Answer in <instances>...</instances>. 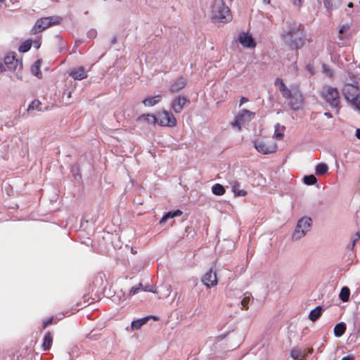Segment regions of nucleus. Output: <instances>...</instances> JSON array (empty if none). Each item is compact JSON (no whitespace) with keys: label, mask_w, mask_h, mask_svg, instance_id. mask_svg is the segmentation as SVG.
<instances>
[{"label":"nucleus","mask_w":360,"mask_h":360,"mask_svg":"<svg viewBox=\"0 0 360 360\" xmlns=\"http://www.w3.org/2000/svg\"><path fill=\"white\" fill-rule=\"evenodd\" d=\"M5 0H0V2H4Z\"/></svg>","instance_id":"52"},{"label":"nucleus","mask_w":360,"mask_h":360,"mask_svg":"<svg viewBox=\"0 0 360 360\" xmlns=\"http://www.w3.org/2000/svg\"><path fill=\"white\" fill-rule=\"evenodd\" d=\"M341 360H354V357L351 356H347L343 357Z\"/></svg>","instance_id":"45"},{"label":"nucleus","mask_w":360,"mask_h":360,"mask_svg":"<svg viewBox=\"0 0 360 360\" xmlns=\"http://www.w3.org/2000/svg\"><path fill=\"white\" fill-rule=\"evenodd\" d=\"M210 8V17L214 22L225 24L232 20L231 10L224 0H213Z\"/></svg>","instance_id":"3"},{"label":"nucleus","mask_w":360,"mask_h":360,"mask_svg":"<svg viewBox=\"0 0 360 360\" xmlns=\"http://www.w3.org/2000/svg\"><path fill=\"white\" fill-rule=\"evenodd\" d=\"M239 298H242L240 301L241 309L247 310L249 308V304L253 302V297L249 292H246L240 296Z\"/></svg>","instance_id":"18"},{"label":"nucleus","mask_w":360,"mask_h":360,"mask_svg":"<svg viewBox=\"0 0 360 360\" xmlns=\"http://www.w3.org/2000/svg\"><path fill=\"white\" fill-rule=\"evenodd\" d=\"M151 316H146L135 321H133L131 323V330H135L140 329L143 325H145Z\"/></svg>","instance_id":"19"},{"label":"nucleus","mask_w":360,"mask_h":360,"mask_svg":"<svg viewBox=\"0 0 360 360\" xmlns=\"http://www.w3.org/2000/svg\"><path fill=\"white\" fill-rule=\"evenodd\" d=\"M316 174L318 175H325L328 171V166L327 164L321 162L316 166Z\"/></svg>","instance_id":"27"},{"label":"nucleus","mask_w":360,"mask_h":360,"mask_svg":"<svg viewBox=\"0 0 360 360\" xmlns=\"http://www.w3.org/2000/svg\"><path fill=\"white\" fill-rule=\"evenodd\" d=\"M248 100L245 97H242L240 100V105H241L243 103L247 102Z\"/></svg>","instance_id":"44"},{"label":"nucleus","mask_w":360,"mask_h":360,"mask_svg":"<svg viewBox=\"0 0 360 360\" xmlns=\"http://www.w3.org/2000/svg\"><path fill=\"white\" fill-rule=\"evenodd\" d=\"M202 283L207 287V288H212L217 285L218 281L217 277L216 272L212 271V269H210L208 271H207L205 275L202 276Z\"/></svg>","instance_id":"14"},{"label":"nucleus","mask_w":360,"mask_h":360,"mask_svg":"<svg viewBox=\"0 0 360 360\" xmlns=\"http://www.w3.org/2000/svg\"><path fill=\"white\" fill-rule=\"evenodd\" d=\"M323 4L327 9V11L330 13L332 10L337 8L340 4V0H323Z\"/></svg>","instance_id":"24"},{"label":"nucleus","mask_w":360,"mask_h":360,"mask_svg":"<svg viewBox=\"0 0 360 360\" xmlns=\"http://www.w3.org/2000/svg\"><path fill=\"white\" fill-rule=\"evenodd\" d=\"M34 44L37 49H38L40 46V44L37 41H34Z\"/></svg>","instance_id":"50"},{"label":"nucleus","mask_w":360,"mask_h":360,"mask_svg":"<svg viewBox=\"0 0 360 360\" xmlns=\"http://www.w3.org/2000/svg\"><path fill=\"white\" fill-rule=\"evenodd\" d=\"M322 312H323L322 307L318 306L310 311V313L309 314V319L311 321H316L321 316Z\"/></svg>","instance_id":"21"},{"label":"nucleus","mask_w":360,"mask_h":360,"mask_svg":"<svg viewBox=\"0 0 360 360\" xmlns=\"http://www.w3.org/2000/svg\"><path fill=\"white\" fill-rule=\"evenodd\" d=\"M212 191L214 195H221L225 193L224 186L219 184H216L212 187Z\"/></svg>","instance_id":"32"},{"label":"nucleus","mask_w":360,"mask_h":360,"mask_svg":"<svg viewBox=\"0 0 360 360\" xmlns=\"http://www.w3.org/2000/svg\"><path fill=\"white\" fill-rule=\"evenodd\" d=\"M61 18L58 16H51L41 18L37 20L32 29L33 34L41 32L48 27L60 23Z\"/></svg>","instance_id":"7"},{"label":"nucleus","mask_w":360,"mask_h":360,"mask_svg":"<svg viewBox=\"0 0 360 360\" xmlns=\"http://www.w3.org/2000/svg\"><path fill=\"white\" fill-rule=\"evenodd\" d=\"M306 37L304 26L295 21L287 22L280 33L283 43L290 49L296 51L304 46Z\"/></svg>","instance_id":"1"},{"label":"nucleus","mask_w":360,"mask_h":360,"mask_svg":"<svg viewBox=\"0 0 360 360\" xmlns=\"http://www.w3.org/2000/svg\"><path fill=\"white\" fill-rule=\"evenodd\" d=\"M303 181L307 185H314L316 183L317 179L313 174L305 176L303 179Z\"/></svg>","instance_id":"34"},{"label":"nucleus","mask_w":360,"mask_h":360,"mask_svg":"<svg viewBox=\"0 0 360 360\" xmlns=\"http://www.w3.org/2000/svg\"><path fill=\"white\" fill-rule=\"evenodd\" d=\"M32 46V40L27 39L23 41L18 48V51L21 53H25L28 51Z\"/></svg>","instance_id":"31"},{"label":"nucleus","mask_w":360,"mask_h":360,"mask_svg":"<svg viewBox=\"0 0 360 360\" xmlns=\"http://www.w3.org/2000/svg\"><path fill=\"white\" fill-rule=\"evenodd\" d=\"M138 122H146L150 124H157V117L151 114L142 115L139 117Z\"/></svg>","instance_id":"20"},{"label":"nucleus","mask_w":360,"mask_h":360,"mask_svg":"<svg viewBox=\"0 0 360 360\" xmlns=\"http://www.w3.org/2000/svg\"><path fill=\"white\" fill-rule=\"evenodd\" d=\"M189 103L190 101L186 97L176 96L173 98L171 103V108L174 112L180 113L183 110L185 105Z\"/></svg>","instance_id":"13"},{"label":"nucleus","mask_w":360,"mask_h":360,"mask_svg":"<svg viewBox=\"0 0 360 360\" xmlns=\"http://www.w3.org/2000/svg\"><path fill=\"white\" fill-rule=\"evenodd\" d=\"M345 99L356 109L360 110V94L357 86L347 84L342 89Z\"/></svg>","instance_id":"5"},{"label":"nucleus","mask_w":360,"mask_h":360,"mask_svg":"<svg viewBox=\"0 0 360 360\" xmlns=\"http://www.w3.org/2000/svg\"><path fill=\"white\" fill-rule=\"evenodd\" d=\"M347 6H348V7L352 8V7H353V4L352 2H350L348 4Z\"/></svg>","instance_id":"51"},{"label":"nucleus","mask_w":360,"mask_h":360,"mask_svg":"<svg viewBox=\"0 0 360 360\" xmlns=\"http://www.w3.org/2000/svg\"><path fill=\"white\" fill-rule=\"evenodd\" d=\"M89 38H94L96 35V31L95 30H91L87 33Z\"/></svg>","instance_id":"40"},{"label":"nucleus","mask_w":360,"mask_h":360,"mask_svg":"<svg viewBox=\"0 0 360 360\" xmlns=\"http://www.w3.org/2000/svg\"><path fill=\"white\" fill-rule=\"evenodd\" d=\"M52 336L51 333L48 332L46 333L43 338L42 347L44 350L49 349L52 344Z\"/></svg>","instance_id":"25"},{"label":"nucleus","mask_w":360,"mask_h":360,"mask_svg":"<svg viewBox=\"0 0 360 360\" xmlns=\"http://www.w3.org/2000/svg\"><path fill=\"white\" fill-rule=\"evenodd\" d=\"M254 146L259 153L264 155L274 153L276 150V144L266 143L260 140L255 141L254 142Z\"/></svg>","instance_id":"11"},{"label":"nucleus","mask_w":360,"mask_h":360,"mask_svg":"<svg viewBox=\"0 0 360 360\" xmlns=\"http://www.w3.org/2000/svg\"><path fill=\"white\" fill-rule=\"evenodd\" d=\"M64 95H66L67 96V98L69 99L71 98V91H65L64 93H63Z\"/></svg>","instance_id":"43"},{"label":"nucleus","mask_w":360,"mask_h":360,"mask_svg":"<svg viewBox=\"0 0 360 360\" xmlns=\"http://www.w3.org/2000/svg\"><path fill=\"white\" fill-rule=\"evenodd\" d=\"M301 355V351L299 348H295L291 352V356L294 359H297Z\"/></svg>","instance_id":"37"},{"label":"nucleus","mask_w":360,"mask_h":360,"mask_svg":"<svg viewBox=\"0 0 360 360\" xmlns=\"http://www.w3.org/2000/svg\"><path fill=\"white\" fill-rule=\"evenodd\" d=\"M324 115H325L326 117H327L328 118H331V117H332V115H331V113H330V112H324Z\"/></svg>","instance_id":"47"},{"label":"nucleus","mask_w":360,"mask_h":360,"mask_svg":"<svg viewBox=\"0 0 360 360\" xmlns=\"http://www.w3.org/2000/svg\"><path fill=\"white\" fill-rule=\"evenodd\" d=\"M360 239V233L357 232L356 234L352 237V248L355 245L356 243Z\"/></svg>","instance_id":"38"},{"label":"nucleus","mask_w":360,"mask_h":360,"mask_svg":"<svg viewBox=\"0 0 360 360\" xmlns=\"http://www.w3.org/2000/svg\"><path fill=\"white\" fill-rule=\"evenodd\" d=\"M346 330V324L343 322L335 325L334 328V334L336 337L342 336Z\"/></svg>","instance_id":"26"},{"label":"nucleus","mask_w":360,"mask_h":360,"mask_svg":"<svg viewBox=\"0 0 360 360\" xmlns=\"http://www.w3.org/2000/svg\"><path fill=\"white\" fill-rule=\"evenodd\" d=\"M319 96L330 108L336 110L337 112L340 109V96L336 87L324 85L319 91Z\"/></svg>","instance_id":"4"},{"label":"nucleus","mask_w":360,"mask_h":360,"mask_svg":"<svg viewBox=\"0 0 360 360\" xmlns=\"http://www.w3.org/2000/svg\"><path fill=\"white\" fill-rule=\"evenodd\" d=\"M69 75L75 80H82L87 77V73L84 67H79L77 68L71 70L69 72Z\"/></svg>","instance_id":"16"},{"label":"nucleus","mask_w":360,"mask_h":360,"mask_svg":"<svg viewBox=\"0 0 360 360\" xmlns=\"http://www.w3.org/2000/svg\"><path fill=\"white\" fill-rule=\"evenodd\" d=\"M283 129H284V127H281L279 124H277L276 125L274 136L276 139L281 140L283 139Z\"/></svg>","instance_id":"33"},{"label":"nucleus","mask_w":360,"mask_h":360,"mask_svg":"<svg viewBox=\"0 0 360 360\" xmlns=\"http://www.w3.org/2000/svg\"><path fill=\"white\" fill-rule=\"evenodd\" d=\"M174 217V216L173 215V213L172 211L170 212H168L167 214H165L162 218L160 220V224H162L164 223L165 221H166L168 219H171V218H173Z\"/></svg>","instance_id":"36"},{"label":"nucleus","mask_w":360,"mask_h":360,"mask_svg":"<svg viewBox=\"0 0 360 360\" xmlns=\"http://www.w3.org/2000/svg\"><path fill=\"white\" fill-rule=\"evenodd\" d=\"M263 2L265 4H269L271 3V0H263Z\"/></svg>","instance_id":"49"},{"label":"nucleus","mask_w":360,"mask_h":360,"mask_svg":"<svg viewBox=\"0 0 360 360\" xmlns=\"http://www.w3.org/2000/svg\"><path fill=\"white\" fill-rule=\"evenodd\" d=\"M53 318L51 317V318H49V319H47L46 321H44V323H43V328H45L51 324L52 322H53Z\"/></svg>","instance_id":"39"},{"label":"nucleus","mask_w":360,"mask_h":360,"mask_svg":"<svg viewBox=\"0 0 360 360\" xmlns=\"http://www.w3.org/2000/svg\"><path fill=\"white\" fill-rule=\"evenodd\" d=\"M349 295H350V290L348 287L345 286L341 289L339 297H340V299L342 302H345L349 300Z\"/></svg>","instance_id":"28"},{"label":"nucleus","mask_w":360,"mask_h":360,"mask_svg":"<svg viewBox=\"0 0 360 360\" xmlns=\"http://www.w3.org/2000/svg\"><path fill=\"white\" fill-rule=\"evenodd\" d=\"M162 99V96L161 95H156L155 96H153V97H148V98H145L143 101V103L146 105V106H153L155 105V104L158 103Z\"/></svg>","instance_id":"23"},{"label":"nucleus","mask_w":360,"mask_h":360,"mask_svg":"<svg viewBox=\"0 0 360 360\" xmlns=\"http://www.w3.org/2000/svg\"><path fill=\"white\" fill-rule=\"evenodd\" d=\"M255 115V112L243 109L236 116L235 120L231 124L233 127H237L238 130H240V125L246 122L251 121L254 119Z\"/></svg>","instance_id":"10"},{"label":"nucleus","mask_w":360,"mask_h":360,"mask_svg":"<svg viewBox=\"0 0 360 360\" xmlns=\"http://www.w3.org/2000/svg\"><path fill=\"white\" fill-rule=\"evenodd\" d=\"M172 212L174 217L180 216L182 214V212L180 210H176L175 211H172Z\"/></svg>","instance_id":"42"},{"label":"nucleus","mask_w":360,"mask_h":360,"mask_svg":"<svg viewBox=\"0 0 360 360\" xmlns=\"http://www.w3.org/2000/svg\"><path fill=\"white\" fill-rule=\"evenodd\" d=\"M351 36L350 33V26L348 24L343 25L339 30V36L338 37L340 39H343L345 38H348Z\"/></svg>","instance_id":"22"},{"label":"nucleus","mask_w":360,"mask_h":360,"mask_svg":"<svg viewBox=\"0 0 360 360\" xmlns=\"http://www.w3.org/2000/svg\"><path fill=\"white\" fill-rule=\"evenodd\" d=\"M20 69L22 68V63L15 58L13 54H8L4 57V63L0 62V70L6 71H15L17 68Z\"/></svg>","instance_id":"8"},{"label":"nucleus","mask_w":360,"mask_h":360,"mask_svg":"<svg viewBox=\"0 0 360 360\" xmlns=\"http://www.w3.org/2000/svg\"><path fill=\"white\" fill-rule=\"evenodd\" d=\"M238 40L244 48H255L256 42L255 41L251 34L248 32H240L238 34Z\"/></svg>","instance_id":"12"},{"label":"nucleus","mask_w":360,"mask_h":360,"mask_svg":"<svg viewBox=\"0 0 360 360\" xmlns=\"http://www.w3.org/2000/svg\"><path fill=\"white\" fill-rule=\"evenodd\" d=\"M356 136L358 139H360V129L356 130Z\"/></svg>","instance_id":"46"},{"label":"nucleus","mask_w":360,"mask_h":360,"mask_svg":"<svg viewBox=\"0 0 360 360\" xmlns=\"http://www.w3.org/2000/svg\"><path fill=\"white\" fill-rule=\"evenodd\" d=\"M292 66L293 69L295 70V71L297 72L298 68H297L296 62L293 63Z\"/></svg>","instance_id":"48"},{"label":"nucleus","mask_w":360,"mask_h":360,"mask_svg":"<svg viewBox=\"0 0 360 360\" xmlns=\"http://www.w3.org/2000/svg\"><path fill=\"white\" fill-rule=\"evenodd\" d=\"M187 84V79L183 76H180L170 82L169 91L172 93L177 92L183 89Z\"/></svg>","instance_id":"15"},{"label":"nucleus","mask_w":360,"mask_h":360,"mask_svg":"<svg viewBox=\"0 0 360 360\" xmlns=\"http://www.w3.org/2000/svg\"><path fill=\"white\" fill-rule=\"evenodd\" d=\"M41 103L39 100H34L31 102L27 108V111L30 112L31 110H37V111H41L42 109L41 108Z\"/></svg>","instance_id":"30"},{"label":"nucleus","mask_w":360,"mask_h":360,"mask_svg":"<svg viewBox=\"0 0 360 360\" xmlns=\"http://www.w3.org/2000/svg\"><path fill=\"white\" fill-rule=\"evenodd\" d=\"M157 124L160 126L173 127L176 125V120L172 112L164 110L158 114Z\"/></svg>","instance_id":"9"},{"label":"nucleus","mask_w":360,"mask_h":360,"mask_svg":"<svg viewBox=\"0 0 360 360\" xmlns=\"http://www.w3.org/2000/svg\"><path fill=\"white\" fill-rule=\"evenodd\" d=\"M230 187L234 195L238 197H244L247 195V191L244 189L240 188V184L236 181H231L229 182Z\"/></svg>","instance_id":"17"},{"label":"nucleus","mask_w":360,"mask_h":360,"mask_svg":"<svg viewBox=\"0 0 360 360\" xmlns=\"http://www.w3.org/2000/svg\"><path fill=\"white\" fill-rule=\"evenodd\" d=\"M274 84L278 86L283 98L288 100V105L294 110H299L304 103V96L297 85H292L288 88L283 80L277 77Z\"/></svg>","instance_id":"2"},{"label":"nucleus","mask_w":360,"mask_h":360,"mask_svg":"<svg viewBox=\"0 0 360 360\" xmlns=\"http://www.w3.org/2000/svg\"><path fill=\"white\" fill-rule=\"evenodd\" d=\"M40 64H41V61L39 60H38L31 67V71H32V74L39 78L41 77V73L40 72Z\"/></svg>","instance_id":"29"},{"label":"nucleus","mask_w":360,"mask_h":360,"mask_svg":"<svg viewBox=\"0 0 360 360\" xmlns=\"http://www.w3.org/2000/svg\"><path fill=\"white\" fill-rule=\"evenodd\" d=\"M293 4L297 6H300L302 4V0H292Z\"/></svg>","instance_id":"41"},{"label":"nucleus","mask_w":360,"mask_h":360,"mask_svg":"<svg viewBox=\"0 0 360 360\" xmlns=\"http://www.w3.org/2000/svg\"><path fill=\"white\" fill-rule=\"evenodd\" d=\"M142 288L143 285L141 283H139L138 285L132 287L129 291V295L132 296L139 293L142 290Z\"/></svg>","instance_id":"35"},{"label":"nucleus","mask_w":360,"mask_h":360,"mask_svg":"<svg viewBox=\"0 0 360 360\" xmlns=\"http://www.w3.org/2000/svg\"><path fill=\"white\" fill-rule=\"evenodd\" d=\"M311 226L312 220L310 217H303L300 219L292 233V240H297L305 236L311 230Z\"/></svg>","instance_id":"6"}]
</instances>
